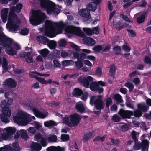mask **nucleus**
I'll return each mask as SVG.
<instances>
[{"label":"nucleus","instance_id":"13","mask_svg":"<svg viewBox=\"0 0 151 151\" xmlns=\"http://www.w3.org/2000/svg\"><path fill=\"white\" fill-rule=\"evenodd\" d=\"M93 80V78L90 76H88L87 78L84 77H80L78 78V81L86 88H88L89 86V83L88 81H92Z\"/></svg>","mask_w":151,"mask_h":151},{"label":"nucleus","instance_id":"52","mask_svg":"<svg viewBox=\"0 0 151 151\" xmlns=\"http://www.w3.org/2000/svg\"><path fill=\"white\" fill-rule=\"evenodd\" d=\"M69 138V136L67 134H63L61 136V139L64 141L68 140Z\"/></svg>","mask_w":151,"mask_h":151},{"label":"nucleus","instance_id":"41","mask_svg":"<svg viewBox=\"0 0 151 151\" xmlns=\"http://www.w3.org/2000/svg\"><path fill=\"white\" fill-rule=\"evenodd\" d=\"M102 68L100 67H98L96 68L95 71V75L98 76H100L102 73Z\"/></svg>","mask_w":151,"mask_h":151},{"label":"nucleus","instance_id":"19","mask_svg":"<svg viewBox=\"0 0 151 151\" xmlns=\"http://www.w3.org/2000/svg\"><path fill=\"white\" fill-rule=\"evenodd\" d=\"M8 9L4 8L1 11V18L4 23L6 22L7 19Z\"/></svg>","mask_w":151,"mask_h":151},{"label":"nucleus","instance_id":"32","mask_svg":"<svg viewBox=\"0 0 151 151\" xmlns=\"http://www.w3.org/2000/svg\"><path fill=\"white\" fill-rule=\"evenodd\" d=\"M47 140L49 142H55L57 140V137L55 135H50L47 137ZM47 138V137H46Z\"/></svg>","mask_w":151,"mask_h":151},{"label":"nucleus","instance_id":"54","mask_svg":"<svg viewBox=\"0 0 151 151\" xmlns=\"http://www.w3.org/2000/svg\"><path fill=\"white\" fill-rule=\"evenodd\" d=\"M122 48L123 50L126 52H128L130 50L129 47L127 45H124L122 46Z\"/></svg>","mask_w":151,"mask_h":151},{"label":"nucleus","instance_id":"44","mask_svg":"<svg viewBox=\"0 0 151 151\" xmlns=\"http://www.w3.org/2000/svg\"><path fill=\"white\" fill-rule=\"evenodd\" d=\"M133 113V115L137 117H139L142 115V112L138 109L137 110L134 111Z\"/></svg>","mask_w":151,"mask_h":151},{"label":"nucleus","instance_id":"53","mask_svg":"<svg viewBox=\"0 0 151 151\" xmlns=\"http://www.w3.org/2000/svg\"><path fill=\"white\" fill-rule=\"evenodd\" d=\"M28 131L29 132L34 134L36 132V130L35 127H31L28 129Z\"/></svg>","mask_w":151,"mask_h":151},{"label":"nucleus","instance_id":"7","mask_svg":"<svg viewBox=\"0 0 151 151\" xmlns=\"http://www.w3.org/2000/svg\"><path fill=\"white\" fill-rule=\"evenodd\" d=\"M81 120V117L77 114H73L69 116L68 117L63 118V122L65 124L70 127L77 126Z\"/></svg>","mask_w":151,"mask_h":151},{"label":"nucleus","instance_id":"63","mask_svg":"<svg viewBox=\"0 0 151 151\" xmlns=\"http://www.w3.org/2000/svg\"><path fill=\"white\" fill-rule=\"evenodd\" d=\"M34 124L37 129H38L42 127V125L39 122H34Z\"/></svg>","mask_w":151,"mask_h":151},{"label":"nucleus","instance_id":"21","mask_svg":"<svg viewBox=\"0 0 151 151\" xmlns=\"http://www.w3.org/2000/svg\"><path fill=\"white\" fill-rule=\"evenodd\" d=\"M76 107L78 112L82 113L84 112L85 111V106L81 102L77 103Z\"/></svg>","mask_w":151,"mask_h":151},{"label":"nucleus","instance_id":"45","mask_svg":"<svg viewBox=\"0 0 151 151\" xmlns=\"http://www.w3.org/2000/svg\"><path fill=\"white\" fill-rule=\"evenodd\" d=\"M125 86L129 88L130 91H132L134 87L133 84L129 82H127L126 83Z\"/></svg>","mask_w":151,"mask_h":151},{"label":"nucleus","instance_id":"8","mask_svg":"<svg viewBox=\"0 0 151 151\" xmlns=\"http://www.w3.org/2000/svg\"><path fill=\"white\" fill-rule=\"evenodd\" d=\"M46 17L45 14L40 11H34L32 12V16L30 18V22L33 25H37L46 19Z\"/></svg>","mask_w":151,"mask_h":151},{"label":"nucleus","instance_id":"35","mask_svg":"<svg viewBox=\"0 0 151 151\" xmlns=\"http://www.w3.org/2000/svg\"><path fill=\"white\" fill-rule=\"evenodd\" d=\"M20 132L21 137L24 140H27L28 137L27 131L21 129L20 130Z\"/></svg>","mask_w":151,"mask_h":151},{"label":"nucleus","instance_id":"48","mask_svg":"<svg viewBox=\"0 0 151 151\" xmlns=\"http://www.w3.org/2000/svg\"><path fill=\"white\" fill-rule=\"evenodd\" d=\"M106 106L109 107V106L112 103L111 99V98H106Z\"/></svg>","mask_w":151,"mask_h":151},{"label":"nucleus","instance_id":"15","mask_svg":"<svg viewBox=\"0 0 151 151\" xmlns=\"http://www.w3.org/2000/svg\"><path fill=\"white\" fill-rule=\"evenodd\" d=\"M118 114L123 118H130V116L133 114V112L129 110L121 109L118 112Z\"/></svg>","mask_w":151,"mask_h":151},{"label":"nucleus","instance_id":"58","mask_svg":"<svg viewBox=\"0 0 151 151\" xmlns=\"http://www.w3.org/2000/svg\"><path fill=\"white\" fill-rule=\"evenodd\" d=\"M141 147V144L138 143H135L134 145L133 148L135 150H139Z\"/></svg>","mask_w":151,"mask_h":151},{"label":"nucleus","instance_id":"36","mask_svg":"<svg viewBox=\"0 0 151 151\" xmlns=\"http://www.w3.org/2000/svg\"><path fill=\"white\" fill-rule=\"evenodd\" d=\"M1 64L4 69L6 70H7L8 69V62L6 59L5 58H3Z\"/></svg>","mask_w":151,"mask_h":151},{"label":"nucleus","instance_id":"42","mask_svg":"<svg viewBox=\"0 0 151 151\" xmlns=\"http://www.w3.org/2000/svg\"><path fill=\"white\" fill-rule=\"evenodd\" d=\"M114 98L118 102L121 103L123 102L122 97L119 94H116L114 95Z\"/></svg>","mask_w":151,"mask_h":151},{"label":"nucleus","instance_id":"4","mask_svg":"<svg viewBox=\"0 0 151 151\" xmlns=\"http://www.w3.org/2000/svg\"><path fill=\"white\" fill-rule=\"evenodd\" d=\"M35 119L34 116H32L27 112L21 110L17 111L16 115L13 117L14 122L22 126L26 125L32 119L34 120Z\"/></svg>","mask_w":151,"mask_h":151},{"label":"nucleus","instance_id":"3","mask_svg":"<svg viewBox=\"0 0 151 151\" xmlns=\"http://www.w3.org/2000/svg\"><path fill=\"white\" fill-rule=\"evenodd\" d=\"M65 31L67 33L75 34L82 37L85 43L88 45H93L96 43V42L94 39L90 37H86L85 35L78 27L71 25L68 26L65 28Z\"/></svg>","mask_w":151,"mask_h":151},{"label":"nucleus","instance_id":"9","mask_svg":"<svg viewBox=\"0 0 151 151\" xmlns=\"http://www.w3.org/2000/svg\"><path fill=\"white\" fill-rule=\"evenodd\" d=\"M15 128L9 127L0 129V141L7 140L11 138L12 136L15 132Z\"/></svg>","mask_w":151,"mask_h":151},{"label":"nucleus","instance_id":"24","mask_svg":"<svg viewBox=\"0 0 151 151\" xmlns=\"http://www.w3.org/2000/svg\"><path fill=\"white\" fill-rule=\"evenodd\" d=\"M97 8V5L93 2L89 3L86 6V8L89 12L90 11L94 12Z\"/></svg>","mask_w":151,"mask_h":151},{"label":"nucleus","instance_id":"56","mask_svg":"<svg viewBox=\"0 0 151 151\" xmlns=\"http://www.w3.org/2000/svg\"><path fill=\"white\" fill-rule=\"evenodd\" d=\"M92 30L93 32V34H97L99 33V27H97L93 28Z\"/></svg>","mask_w":151,"mask_h":151},{"label":"nucleus","instance_id":"5","mask_svg":"<svg viewBox=\"0 0 151 151\" xmlns=\"http://www.w3.org/2000/svg\"><path fill=\"white\" fill-rule=\"evenodd\" d=\"M12 40L4 35L3 33H0V44L6 48V51L9 55H16L17 52L12 47L11 45Z\"/></svg>","mask_w":151,"mask_h":151},{"label":"nucleus","instance_id":"26","mask_svg":"<svg viewBox=\"0 0 151 151\" xmlns=\"http://www.w3.org/2000/svg\"><path fill=\"white\" fill-rule=\"evenodd\" d=\"M47 151H64V147H61L59 146L57 147L51 146L47 149Z\"/></svg>","mask_w":151,"mask_h":151},{"label":"nucleus","instance_id":"29","mask_svg":"<svg viewBox=\"0 0 151 151\" xmlns=\"http://www.w3.org/2000/svg\"><path fill=\"white\" fill-rule=\"evenodd\" d=\"M94 132H89L84 135L83 138V140L84 141H86L92 138L94 136Z\"/></svg>","mask_w":151,"mask_h":151},{"label":"nucleus","instance_id":"25","mask_svg":"<svg viewBox=\"0 0 151 151\" xmlns=\"http://www.w3.org/2000/svg\"><path fill=\"white\" fill-rule=\"evenodd\" d=\"M2 113L1 114L7 115V116H11V108L8 107H3L2 109Z\"/></svg>","mask_w":151,"mask_h":151},{"label":"nucleus","instance_id":"33","mask_svg":"<svg viewBox=\"0 0 151 151\" xmlns=\"http://www.w3.org/2000/svg\"><path fill=\"white\" fill-rule=\"evenodd\" d=\"M10 116H7V115L0 114L1 121L7 123L9 122Z\"/></svg>","mask_w":151,"mask_h":151},{"label":"nucleus","instance_id":"34","mask_svg":"<svg viewBox=\"0 0 151 151\" xmlns=\"http://www.w3.org/2000/svg\"><path fill=\"white\" fill-rule=\"evenodd\" d=\"M83 93L81 90L78 88H75L73 90V92L74 96H80Z\"/></svg>","mask_w":151,"mask_h":151},{"label":"nucleus","instance_id":"40","mask_svg":"<svg viewBox=\"0 0 151 151\" xmlns=\"http://www.w3.org/2000/svg\"><path fill=\"white\" fill-rule=\"evenodd\" d=\"M139 134V132H136L135 131L133 130L131 132V137L133 140L135 141L137 140V138L138 137Z\"/></svg>","mask_w":151,"mask_h":151},{"label":"nucleus","instance_id":"31","mask_svg":"<svg viewBox=\"0 0 151 151\" xmlns=\"http://www.w3.org/2000/svg\"><path fill=\"white\" fill-rule=\"evenodd\" d=\"M149 145V142L147 139L143 140L141 143V147L142 148L148 149Z\"/></svg>","mask_w":151,"mask_h":151},{"label":"nucleus","instance_id":"39","mask_svg":"<svg viewBox=\"0 0 151 151\" xmlns=\"http://www.w3.org/2000/svg\"><path fill=\"white\" fill-rule=\"evenodd\" d=\"M47 44L49 48L51 49H54L56 46V42L53 40L49 41Z\"/></svg>","mask_w":151,"mask_h":151},{"label":"nucleus","instance_id":"64","mask_svg":"<svg viewBox=\"0 0 151 151\" xmlns=\"http://www.w3.org/2000/svg\"><path fill=\"white\" fill-rule=\"evenodd\" d=\"M145 62L146 63L151 64V60L148 57H145Z\"/></svg>","mask_w":151,"mask_h":151},{"label":"nucleus","instance_id":"16","mask_svg":"<svg viewBox=\"0 0 151 151\" xmlns=\"http://www.w3.org/2000/svg\"><path fill=\"white\" fill-rule=\"evenodd\" d=\"M78 14L84 17L86 20H91V16L90 12L86 9H82L78 11Z\"/></svg>","mask_w":151,"mask_h":151},{"label":"nucleus","instance_id":"28","mask_svg":"<svg viewBox=\"0 0 151 151\" xmlns=\"http://www.w3.org/2000/svg\"><path fill=\"white\" fill-rule=\"evenodd\" d=\"M35 74H37L41 76H44L47 77L49 76V74H42L37 72H32L30 73V77L32 78H35L37 79V78L38 77L35 76L34 75Z\"/></svg>","mask_w":151,"mask_h":151},{"label":"nucleus","instance_id":"18","mask_svg":"<svg viewBox=\"0 0 151 151\" xmlns=\"http://www.w3.org/2000/svg\"><path fill=\"white\" fill-rule=\"evenodd\" d=\"M33 111L35 115L37 117L42 118H45L48 114V113H43L40 112L39 111L34 108H31Z\"/></svg>","mask_w":151,"mask_h":151},{"label":"nucleus","instance_id":"57","mask_svg":"<svg viewBox=\"0 0 151 151\" xmlns=\"http://www.w3.org/2000/svg\"><path fill=\"white\" fill-rule=\"evenodd\" d=\"M29 30L28 29L25 28L22 29L20 32V34L23 35H25L28 33Z\"/></svg>","mask_w":151,"mask_h":151},{"label":"nucleus","instance_id":"47","mask_svg":"<svg viewBox=\"0 0 151 151\" xmlns=\"http://www.w3.org/2000/svg\"><path fill=\"white\" fill-rule=\"evenodd\" d=\"M82 61L78 60L75 62L76 66L77 68H81L83 66V64Z\"/></svg>","mask_w":151,"mask_h":151},{"label":"nucleus","instance_id":"62","mask_svg":"<svg viewBox=\"0 0 151 151\" xmlns=\"http://www.w3.org/2000/svg\"><path fill=\"white\" fill-rule=\"evenodd\" d=\"M120 16L126 21L129 22H130V20L127 17L125 16L123 14H121L120 15Z\"/></svg>","mask_w":151,"mask_h":151},{"label":"nucleus","instance_id":"49","mask_svg":"<svg viewBox=\"0 0 151 151\" xmlns=\"http://www.w3.org/2000/svg\"><path fill=\"white\" fill-rule=\"evenodd\" d=\"M102 49V47L100 45L95 46L93 48V50L96 52H99Z\"/></svg>","mask_w":151,"mask_h":151},{"label":"nucleus","instance_id":"43","mask_svg":"<svg viewBox=\"0 0 151 151\" xmlns=\"http://www.w3.org/2000/svg\"><path fill=\"white\" fill-rule=\"evenodd\" d=\"M83 31L88 35H91L93 34L92 29L89 28H83Z\"/></svg>","mask_w":151,"mask_h":151},{"label":"nucleus","instance_id":"1","mask_svg":"<svg viewBox=\"0 0 151 151\" xmlns=\"http://www.w3.org/2000/svg\"><path fill=\"white\" fill-rule=\"evenodd\" d=\"M66 24L62 22H55L49 20L45 22V35L50 37H55L56 35L60 34Z\"/></svg>","mask_w":151,"mask_h":151},{"label":"nucleus","instance_id":"10","mask_svg":"<svg viewBox=\"0 0 151 151\" xmlns=\"http://www.w3.org/2000/svg\"><path fill=\"white\" fill-rule=\"evenodd\" d=\"M90 103L91 105L95 104L97 110H101L103 108V102L101 96H91L90 98Z\"/></svg>","mask_w":151,"mask_h":151},{"label":"nucleus","instance_id":"2","mask_svg":"<svg viewBox=\"0 0 151 151\" xmlns=\"http://www.w3.org/2000/svg\"><path fill=\"white\" fill-rule=\"evenodd\" d=\"M22 7V4H18L16 5L15 7H12L11 8L9 14L6 26L12 31H17L19 28V27L16 24L19 23L20 21L17 15L14 14V12H19Z\"/></svg>","mask_w":151,"mask_h":151},{"label":"nucleus","instance_id":"20","mask_svg":"<svg viewBox=\"0 0 151 151\" xmlns=\"http://www.w3.org/2000/svg\"><path fill=\"white\" fill-rule=\"evenodd\" d=\"M31 52H24V57L26 61L28 63H31L33 62V56Z\"/></svg>","mask_w":151,"mask_h":151},{"label":"nucleus","instance_id":"61","mask_svg":"<svg viewBox=\"0 0 151 151\" xmlns=\"http://www.w3.org/2000/svg\"><path fill=\"white\" fill-rule=\"evenodd\" d=\"M13 146L16 150L19 151L20 150V148L19 147L17 142H15L13 144Z\"/></svg>","mask_w":151,"mask_h":151},{"label":"nucleus","instance_id":"46","mask_svg":"<svg viewBox=\"0 0 151 151\" xmlns=\"http://www.w3.org/2000/svg\"><path fill=\"white\" fill-rule=\"evenodd\" d=\"M73 63V62L72 60H65L62 62V64L64 66L71 65Z\"/></svg>","mask_w":151,"mask_h":151},{"label":"nucleus","instance_id":"6","mask_svg":"<svg viewBox=\"0 0 151 151\" xmlns=\"http://www.w3.org/2000/svg\"><path fill=\"white\" fill-rule=\"evenodd\" d=\"M41 6L45 8L48 14L53 12L54 14H58L60 12V10L57 8L55 4L49 0H40Z\"/></svg>","mask_w":151,"mask_h":151},{"label":"nucleus","instance_id":"37","mask_svg":"<svg viewBox=\"0 0 151 151\" xmlns=\"http://www.w3.org/2000/svg\"><path fill=\"white\" fill-rule=\"evenodd\" d=\"M48 50L46 48L41 50L39 52L40 54L43 57H46L49 53Z\"/></svg>","mask_w":151,"mask_h":151},{"label":"nucleus","instance_id":"60","mask_svg":"<svg viewBox=\"0 0 151 151\" xmlns=\"http://www.w3.org/2000/svg\"><path fill=\"white\" fill-rule=\"evenodd\" d=\"M126 105L127 106L132 109H134V105L129 101H127L126 102Z\"/></svg>","mask_w":151,"mask_h":151},{"label":"nucleus","instance_id":"59","mask_svg":"<svg viewBox=\"0 0 151 151\" xmlns=\"http://www.w3.org/2000/svg\"><path fill=\"white\" fill-rule=\"evenodd\" d=\"M66 43V41L64 39H60L59 41V45L60 46L63 47L64 46Z\"/></svg>","mask_w":151,"mask_h":151},{"label":"nucleus","instance_id":"22","mask_svg":"<svg viewBox=\"0 0 151 151\" xmlns=\"http://www.w3.org/2000/svg\"><path fill=\"white\" fill-rule=\"evenodd\" d=\"M42 148L40 144L37 142H32L31 145V148L33 151H39Z\"/></svg>","mask_w":151,"mask_h":151},{"label":"nucleus","instance_id":"12","mask_svg":"<svg viewBox=\"0 0 151 151\" xmlns=\"http://www.w3.org/2000/svg\"><path fill=\"white\" fill-rule=\"evenodd\" d=\"M34 139L35 141L40 142L41 145L43 147H45L47 145L46 137H42L40 133H37L35 135Z\"/></svg>","mask_w":151,"mask_h":151},{"label":"nucleus","instance_id":"27","mask_svg":"<svg viewBox=\"0 0 151 151\" xmlns=\"http://www.w3.org/2000/svg\"><path fill=\"white\" fill-rule=\"evenodd\" d=\"M147 14V12H145L144 14L138 17L137 19V22L139 24L143 23L144 22L145 17L146 16Z\"/></svg>","mask_w":151,"mask_h":151},{"label":"nucleus","instance_id":"30","mask_svg":"<svg viewBox=\"0 0 151 151\" xmlns=\"http://www.w3.org/2000/svg\"><path fill=\"white\" fill-rule=\"evenodd\" d=\"M44 125L45 127H49L56 126L57 124L52 120H49L44 122Z\"/></svg>","mask_w":151,"mask_h":151},{"label":"nucleus","instance_id":"51","mask_svg":"<svg viewBox=\"0 0 151 151\" xmlns=\"http://www.w3.org/2000/svg\"><path fill=\"white\" fill-rule=\"evenodd\" d=\"M37 80L41 83L44 84H47V81L44 78L38 77L37 78Z\"/></svg>","mask_w":151,"mask_h":151},{"label":"nucleus","instance_id":"38","mask_svg":"<svg viewBox=\"0 0 151 151\" xmlns=\"http://www.w3.org/2000/svg\"><path fill=\"white\" fill-rule=\"evenodd\" d=\"M110 70L109 74L112 76L114 77L115 70L116 68L113 65H111L109 67Z\"/></svg>","mask_w":151,"mask_h":151},{"label":"nucleus","instance_id":"14","mask_svg":"<svg viewBox=\"0 0 151 151\" xmlns=\"http://www.w3.org/2000/svg\"><path fill=\"white\" fill-rule=\"evenodd\" d=\"M89 87L91 91L96 92L98 91L99 94L102 93L104 90L102 88L99 87V85L97 82L91 83H90Z\"/></svg>","mask_w":151,"mask_h":151},{"label":"nucleus","instance_id":"55","mask_svg":"<svg viewBox=\"0 0 151 151\" xmlns=\"http://www.w3.org/2000/svg\"><path fill=\"white\" fill-rule=\"evenodd\" d=\"M120 117L116 115H114L113 116L112 120L115 122H118L120 121Z\"/></svg>","mask_w":151,"mask_h":151},{"label":"nucleus","instance_id":"17","mask_svg":"<svg viewBox=\"0 0 151 151\" xmlns=\"http://www.w3.org/2000/svg\"><path fill=\"white\" fill-rule=\"evenodd\" d=\"M4 85L7 86L10 88H15L17 85L15 81L12 78H9L3 82Z\"/></svg>","mask_w":151,"mask_h":151},{"label":"nucleus","instance_id":"11","mask_svg":"<svg viewBox=\"0 0 151 151\" xmlns=\"http://www.w3.org/2000/svg\"><path fill=\"white\" fill-rule=\"evenodd\" d=\"M71 47L75 49L76 52H74L73 53V56L75 58H77L78 60L83 62V60L86 58V55L82 53H81L80 54H79V48L76 45H72Z\"/></svg>","mask_w":151,"mask_h":151},{"label":"nucleus","instance_id":"50","mask_svg":"<svg viewBox=\"0 0 151 151\" xmlns=\"http://www.w3.org/2000/svg\"><path fill=\"white\" fill-rule=\"evenodd\" d=\"M114 27L115 28L117 29L118 30L122 29L123 27V26H120L119 23L114 24Z\"/></svg>","mask_w":151,"mask_h":151},{"label":"nucleus","instance_id":"23","mask_svg":"<svg viewBox=\"0 0 151 151\" xmlns=\"http://www.w3.org/2000/svg\"><path fill=\"white\" fill-rule=\"evenodd\" d=\"M137 107L138 110L141 112H146L149 108V107L143 103H139L137 105Z\"/></svg>","mask_w":151,"mask_h":151}]
</instances>
